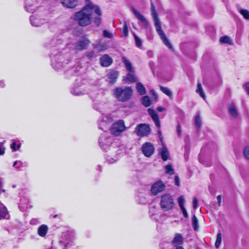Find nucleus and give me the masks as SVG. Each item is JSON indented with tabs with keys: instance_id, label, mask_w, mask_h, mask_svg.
Returning a JSON list of instances; mask_svg holds the SVG:
<instances>
[{
	"instance_id": "obj_1",
	"label": "nucleus",
	"mask_w": 249,
	"mask_h": 249,
	"mask_svg": "<svg viewBox=\"0 0 249 249\" xmlns=\"http://www.w3.org/2000/svg\"><path fill=\"white\" fill-rule=\"evenodd\" d=\"M102 12L99 7L92 4L89 0H86L85 6L76 12L73 19L81 27L91 24L92 21L98 27L101 22Z\"/></svg>"
},
{
	"instance_id": "obj_2",
	"label": "nucleus",
	"mask_w": 249,
	"mask_h": 249,
	"mask_svg": "<svg viewBox=\"0 0 249 249\" xmlns=\"http://www.w3.org/2000/svg\"><path fill=\"white\" fill-rule=\"evenodd\" d=\"M126 151V147L117 139L112 143L110 148V155L107 157V160L109 163H113L118 160L120 158L123 156Z\"/></svg>"
},
{
	"instance_id": "obj_3",
	"label": "nucleus",
	"mask_w": 249,
	"mask_h": 249,
	"mask_svg": "<svg viewBox=\"0 0 249 249\" xmlns=\"http://www.w3.org/2000/svg\"><path fill=\"white\" fill-rule=\"evenodd\" d=\"M151 12L152 16L154 20L156 30L158 35L160 36L163 43L170 49L173 50V47L171 44L170 43L163 31L161 30L160 20L158 17V14L156 12V10L152 3H151Z\"/></svg>"
},
{
	"instance_id": "obj_4",
	"label": "nucleus",
	"mask_w": 249,
	"mask_h": 249,
	"mask_svg": "<svg viewBox=\"0 0 249 249\" xmlns=\"http://www.w3.org/2000/svg\"><path fill=\"white\" fill-rule=\"evenodd\" d=\"M133 91L130 87H117L112 90V95L118 101L124 102L128 101L132 96Z\"/></svg>"
},
{
	"instance_id": "obj_5",
	"label": "nucleus",
	"mask_w": 249,
	"mask_h": 249,
	"mask_svg": "<svg viewBox=\"0 0 249 249\" xmlns=\"http://www.w3.org/2000/svg\"><path fill=\"white\" fill-rule=\"evenodd\" d=\"M160 204L163 211H169L172 210L175 205L174 200L171 195L165 194L161 196Z\"/></svg>"
},
{
	"instance_id": "obj_6",
	"label": "nucleus",
	"mask_w": 249,
	"mask_h": 249,
	"mask_svg": "<svg viewBox=\"0 0 249 249\" xmlns=\"http://www.w3.org/2000/svg\"><path fill=\"white\" fill-rule=\"evenodd\" d=\"M115 141L112 137L109 136L107 133L102 134L99 139V143L101 149L106 152L110 150L112 146V143Z\"/></svg>"
},
{
	"instance_id": "obj_7",
	"label": "nucleus",
	"mask_w": 249,
	"mask_h": 249,
	"mask_svg": "<svg viewBox=\"0 0 249 249\" xmlns=\"http://www.w3.org/2000/svg\"><path fill=\"white\" fill-rule=\"evenodd\" d=\"M126 129V126L123 120H120L114 123L110 128L111 133L115 136H118Z\"/></svg>"
},
{
	"instance_id": "obj_8",
	"label": "nucleus",
	"mask_w": 249,
	"mask_h": 249,
	"mask_svg": "<svg viewBox=\"0 0 249 249\" xmlns=\"http://www.w3.org/2000/svg\"><path fill=\"white\" fill-rule=\"evenodd\" d=\"M51 65L55 70H60L63 67V64L65 63L62 60L64 59V57L60 54H53L51 55Z\"/></svg>"
},
{
	"instance_id": "obj_9",
	"label": "nucleus",
	"mask_w": 249,
	"mask_h": 249,
	"mask_svg": "<svg viewBox=\"0 0 249 249\" xmlns=\"http://www.w3.org/2000/svg\"><path fill=\"white\" fill-rule=\"evenodd\" d=\"M135 132L139 137H145L150 134L151 128L148 124H140L136 127Z\"/></svg>"
},
{
	"instance_id": "obj_10",
	"label": "nucleus",
	"mask_w": 249,
	"mask_h": 249,
	"mask_svg": "<svg viewBox=\"0 0 249 249\" xmlns=\"http://www.w3.org/2000/svg\"><path fill=\"white\" fill-rule=\"evenodd\" d=\"M90 43V41L88 38L83 36L73 44V48L77 51H82L86 49Z\"/></svg>"
},
{
	"instance_id": "obj_11",
	"label": "nucleus",
	"mask_w": 249,
	"mask_h": 249,
	"mask_svg": "<svg viewBox=\"0 0 249 249\" xmlns=\"http://www.w3.org/2000/svg\"><path fill=\"white\" fill-rule=\"evenodd\" d=\"M165 189V184L161 180L155 182L151 187V192L154 196L157 195L159 193L163 192Z\"/></svg>"
},
{
	"instance_id": "obj_12",
	"label": "nucleus",
	"mask_w": 249,
	"mask_h": 249,
	"mask_svg": "<svg viewBox=\"0 0 249 249\" xmlns=\"http://www.w3.org/2000/svg\"><path fill=\"white\" fill-rule=\"evenodd\" d=\"M142 150L145 156L150 157L154 154L155 148L152 143L146 142L143 144L142 147Z\"/></svg>"
},
{
	"instance_id": "obj_13",
	"label": "nucleus",
	"mask_w": 249,
	"mask_h": 249,
	"mask_svg": "<svg viewBox=\"0 0 249 249\" xmlns=\"http://www.w3.org/2000/svg\"><path fill=\"white\" fill-rule=\"evenodd\" d=\"M148 112L151 117L153 121L154 122L156 126L159 128L158 133L159 135L160 136L161 135V131L160 129V123L158 114L156 113L155 110L151 108L148 109Z\"/></svg>"
},
{
	"instance_id": "obj_14",
	"label": "nucleus",
	"mask_w": 249,
	"mask_h": 249,
	"mask_svg": "<svg viewBox=\"0 0 249 249\" xmlns=\"http://www.w3.org/2000/svg\"><path fill=\"white\" fill-rule=\"evenodd\" d=\"M65 63L69 65L68 67H71L70 70L67 71V73L68 74H73L75 73L78 74L80 71V69H82V67L79 65H77L76 66H74L73 67V63L71 62H70L69 63L68 62Z\"/></svg>"
},
{
	"instance_id": "obj_15",
	"label": "nucleus",
	"mask_w": 249,
	"mask_h": 249,
	"mask_svg": "<svg viewBox=\"0 0 249 249\" xmlns=\"http://www.w3.org/2000/svg\"><path fill=\"white\" fill-rule=\"evenodd\" d=\"M100 63L102 66L108 67L112 63V59L107 54H105L100 57Z\"/></svg>"
},
{
	"instance_id": "obj_16",
	"label": "nucleus",
	"mask_w": 249,
	"mask_h": 249,
	"mask_svg": "<svg viewBox=\"0 0 249 249\" xmlns=\"http://www.w3.org/2000/svg\"><path fill=\"white\" fill-rule=\"evenodd\" d=\"M118 72L116 71H111L107 74V77L111 84L115 83L118 77Z\"/></svg>"
},
{
	"instance_id": "obj_17",
	"label": "nucleus",
	"mask_w": 249,
	"mask_h": 249,
	"mask_svg": "<svg viewBox=\"0 0 249 249\" xmlns=\"http://www.w3.org/2000/svg\"><path fill=\"white\" fill-rule=\"evenodd\" d=\"M183 242V237L180 233H176L175 237L172 241V245L176 247L178 245H181Z\"/></svg>"
},
{
	"instance_id": "obj_18",
	"label": "nucleus",
	"mask_w": 249,
	"mask_h": 249,
	"mask_svg": "<svg viewBox=\"0 0 249 249\" xmlns=\"http://www.w3.org/2000/svg\"><path fill=\"white\" fill-rule=\"evenodd\" d=\"M132 11L136 17L143 23L146 28L147 27L148 23L146 18L135 9L133 8Z\"/></svg>"
},
{
	"instance_id": "obj_19",
	"label": "nucleus",
	"mask_w": 249,
	"mask_h": 249,
	"mask_svg": "<svg viewBox=\"0 0 249 249\" xmlns=\"http://www.w3.org/2000/svg\"><path fill=\"white\" fill-rule=\"evenodd\" d=\"M62 5L69 8H72L77 5V0H61Z\"/></svg>"
},
{
	"instance_id": "obj_20",
	"label": "nucleus",
	"mask_w": 249,
	"mask_h": 249,
	"mask_svg": "<svg viewBox=\"0 0 249 249\" xmlns=\"http://www.w3.org/2000/svg\"><path fill=\"white\" fill-rule=\"evenodd\" d=\"M159 152L163 160L166 161L169 159V153L167 148L164 144H162V147L160 149Z\"/></svg>"
},
{
	"instance_id": "obj_21",
	"label": "nucleus",
	"mask_w": 249,
	"mask_h": 249,
	"mask_svg": "<svg viewBox=\"0 0 249 249\" xmlns=\"http://www.w3.org/2000/svg\"><path fill=\"white\" fill-rule=\"evenodd\" d=\"M30 22L31 24L32 25V26H35V27H38L43 24L44 22V20L41 19H39L38 18L34 16H32L30 17Z\"/></svg>"
},
{
	"instance_id": "obj_22",
	"label": "nucleus",
	"mask_w": 249,
	"mask_h": 249,
	"mask_svg": "<svg viewBox=\"0 0 249 249\" xmlns=\"http://www.w3.org/2000/svg\"><path fill=\"white\" fill-rule=\"evenodd\" d=\"M71 94L74 95L80 96L85 94L87 91L80 87H76L72 88L71 91Z\"/></svg>"
},
{
	"instance_id": "obj_23",
	"label": "nucleus",
	"mask_w": 249,
	"mask_h": 249,
	"mask_svg": "<svg viewBox=\"0 0 249 249\" xmlns=\"http://www.w3.org/2000/svg\"><path fill=\"white\" fill-rule=\"evenodd\" d=\"M48 230L49 228L47 225H41L37 229V233L40 236L44 237L47 233Z\"/></svg>"
},
{
	"instance_id": "obj_24",
	"label": "nucleus",
	"mask_w": 249,
	"mask_h": 249,
	"mask_svg": "<svg viewBox=\"0 0 249 249\" xmlns=\"http://www.w3.org/2000/svg\"><path fill=\"white\" fill-rule=\"evenodd\" d=\"M9 214L7 210V208L3 204L0 202V219L1 218L8 219Z\"/></svg>"
},
{
	"instance_id": "obj_25",
	"label": "nucleus",
	"mask_w": 249,
	"mask_h": 249,
	"mask_svg": "<svg viewBox=\"0 0 249 249\" xmlns=\"http://www.w3.org/2000/svg\"><path fill=\"white\" fill-rule=\"evenodd\" d=\"M122 59L126 71L129 72H134V69L129 60L125 57H123Z\"/></svg>"
},
{
	"instance_id": "obj_26",
	"label": "nucleus",
	"mask_w": 249,
	"mask_h": 249,
	"mask_svg": "<svg viewBox=\"0 0 249 249\" xmlns=\"http://www.w3.org/2000/svg\"><path fill=\"white\" fill-rule=\"evenodd\" d=\"M229 111L231 115L233 118H236L238 116L237 108L234 104H231L229 106Z\"/></svg>"
},
{
	"instance_id": "obj_27",
	"label": "nucleus",
	"mask_w": 249,
	"mask_h": 249,
	"mask_svg": "<svg viewBox=\"0 0 249 249\" xmlns=\"http://www.w3.org/2000/svg\"><path fill=\"white\" fill-rule=\"evenodd\" d=\"M107 107V104L104 102H100L94 106L95 109L102 112Z\"/></svg>"
},
{
	"instance_id": "obj_28",
	"label": "nucleus",
	"mask_w": 249,
	"mask_h": 249,
	"mask_svg": "<svg viewBox=\"0 0 249 249\" xmlns=\"http://www.w3.org/2000/svg\"><path fill=\"white\" fill-rule=\"evenodd\" d=\"M136 89L140 95H144L146 93V90L143 85L141 83H137L136 84Z\"/></svg>"
},
{
	"instance_id": "obj_29",
	"label": "nucleus",
	"mask_w": 249,
	"mask_h": 249,
	"mask_svg": "<svg viewBox=\"0 0 249 249\" xmlns=\"http://www.w3.org/2000/svg\"><path fill=\"white\" fill-rule=\"evenodd\" d=\"M196 92L199 94V95L205 100L206 98L205 94L203 91V88L200 83H198L197 85V89Z\"/></svg>"
},
{
	"instance_id": "obj_30",
	"label": "nucleus",
	"mask_w": 249,
	"mask_h": 249,
	"mask_svg": "<svg viewBox=\"0 0 249 249\" xmlns=\"http://www.w3.org/2000/svg\"><path fill=\"white\" fill-rule=\"evenodd\" d=\"M27 202H28V200L24 198L20 199L19 207L21 210L24 211L28 208Z\"/></svg>"
},
{
	"instance_id": "obj_31",
	"label": "nucleus",
	"mask_w": 249,
	"mask_h": 249,
	"mask_svg": "<svg viewBox=\"0 0 249 249\" xmlns=\"http://www.w3.org/2000/svg\"><path fill=\"white\" fill-rule=\"evenodd\" d=\"M238 10L245 19L249 20V11L248 10L242 8H239Z\"/></svg>"
},
{
	"instance_id": "obj_32",
	"label": "nucleus",
	"mask_w": 249,
	"mask_h": 249,
	"mask_svg": "<svg viewBox=\"0 0 249 249\" xmlns=\"http://www.w3.org/2000/svg\"><path fill=\"white\" fill-rule=\"evenodd\" d=\"M94 48L98 52L104 51L107 48V46L105 44H98L94 46Z\"/></svg>"
},
{
	"instance_id": "obj_33",
	"label": "nucleus",
	"mask_w": 249,
	"mask_h": 249,
	"mask_svg": "<svg viewBox=\"0 0 249 249\" xmlns=\"http://www.w3.org/2000/svg\"><path fill=\"white\" fill-rule=\"evenodd\" d=\"M100 121L107 123V124H109L112 121V118L110 115H103L102 120Z\"/></svg>"
},
{
	"instance_id": "obj_34",
	"label": "nucleus",
	"mask_w": 249,
	"mask_h": 249,
	"mask_svg": "<svg viewBox=\"0 0 249 249\" xmlns=\"http://www.w3.org/2000/svg\"><path fill=\"white\" fill-rule=\"evenodd\" d=\"M128 73L126 75V79L127 81L130 82H134L136 81V78L134 74V72H128Z\"/></svg>"
},
{
	"instance_id": "obj_35",
	"label": "nucleus",
	"mask_w": 249,
	"mask_h": 249,
	"mask_svg": "<svg viewBox=\"0 0 249 249\" xmlns=\"http://www.w3.org/2000/svg\"><path fill=\"white\" fill-rule=\"evenodd\" d=\"M26 166L25 162L23 163L20 160H17L14 162L13 166L17 169H20L21 167Z\"/></svg>"
},
{
	"instance_id": "obj_36",
	"label": "nucleus",
	"mask_w": 249,
	"mask_h": 249,
	"mask_svg": "<svg viewBox=\"0 0 249 249\" xmlns=\"http://www.w3.org/2000/svg\"><path fill=\"white\" fill-rule=\"evenodd\" d=\"M142 104L146 107L150 106L151 105V101L149 97L147 96H143L142 98Z\"/></svg>"
},
{
	"instance_id": "obj_37",
	"label": "nucleus",
	"mask_w": 249,
	"mask_h": 249,
	"mask_svg": "<svg viewBox=\"0 0 249 249\" xmlns=\"http://www.w3.org/2000/svg\"><path fill=\"white\" fill-rule=\"evenodd\" d=\"M98 127L99 129L105 131L108 128L109 124H107V123L103 122L100 121L98 122Z\"/></svg>"
},
{
	"instance_id": "obj_38",
	"label": "nucleus",
	"mask_w": 249,
	"mask_h": 249,
	"mask_svg": "<svg viewBox=\"0 0 249 249\" xmlns=\"http://www.w3.org/2000/svg\"><path fill=\"white\" fill-rule=\"evenodd\" d=\"M36 6L33 4H29L28 3H26L25 8L27 12L30 13H33L36 10Z\"/></svg>"
},
{
	"instance_id": "obj_39",
	"label": "nucleus",
	"mask_w": 249,
	"mask_h": 249,
	"mask_svg": "<svg viewBox=\"0 0 249 249\" xmlns=\"http://www.w3.org/2000/svg\"><path fill=\"white\" fill-rule=\"evenodd\" d=\"M160 89L164 94L169 97H171L172 96V92L168 88L163 86H160Z\"/></svg>"
},
{
	"instance_id": "obj_40",
	"label": "nucleus",
	"mask_w": 249,
	"mask_h": 249,
	"mask_svg": "<svg viewBox=\"0 0 249 249\" xmlns=\"http://www.w3.org/2000/svg\"><path fill=\"white\" fill-rule=\"evenodd\" d=\"M192 225L195 231H197L198 229V223L197 217L194 215L192 217Z\"/></svg>"
},
{
	"instance_id": "obj_41",
	"label": "nucleus",
	"mask_w": 249,
	"mask_h": 249,
	"mask_svg": "<svg viewBox=\"0 0 249 249\" xmlns=\"http://www.w3.org/2000/svg\"><path fill=\"white\" fill-rule=\"evenodd\" d=\"M121 31L122 33V34L125 36H128V26L127 25V23L126 22H124L123 25V27L122 28H121Z\"/></svg>"
},
{
	"instance_id": "obj_42",
	"label": "nucleus",
	"mask_w": 249,
	"mask_h": 249,
	"mask_svg": "<svg viewBox=\"0 0 249 249\" xmlns=\"http://www.w3.org/2000/svg\"><path fill=\"white\" fill-rule=\"evenodd\" d=\"M222 240V234L221 233H218L217 234L216 240L215 243V247L218 249L219 248Z\"/></svg>"
},
{
	"instance_id": "obj_43",
	"label": "nucleus",
	"mask_w": 249,
	"mask_h": 249,
	"mask_svg": "<svg viewBox=\"0 0 249 249\" xmlns=\"http://www.w3.org/2000/svg\"><path fill=\"white\" fill-rule=\"evenodd\" d=\"M165 173L169 175H173L174 174V169L171 164H168L165 167Z\"/></svg>"
},
{
	"instance_id": "obj_44",
	"label": "nucleus",
	"mask_w": 249,
	"mask_h": 249,
	"mask_svg": "<svg viewBox=\"0 0 249 249\" xmlns=\"http://www.w3.org/2000/svg\"><path fill=\"white\" fill-rule=\"evenodd\" d=\"M220 42L221 43H223L231 44V40L229 36H222L221 37H220Z\"/></svg>"
},
{
	"instance_id": "obj_45",
	"label": "nucleus",
	"mask_w": 249,
	"mask_h": 249,
	"mask_svg": "<svg viewBox=\"0 0 249 249\" xmlns=\"http://www.w3.org/2000/svg\"><path fill=\"white\" fill-rule=\"evenodd\" d=\"M21 146V144H17L16 142H13L11 144V148L12 149V150L13 151H16L18 150L20 147Z\"/></svg>"
},
{
	"instance_id": "obj_46",
	"label": "nucleus",
	"mask_w": 249,
	"mask_h": 249,
	"mask_svg": "<svg viewBox=\"0 0 249 249\" xmlns=\"http://www.w3.org/2000/svg\"><path fill=\"white\" fill-rule=\"evenodd\" d=\"M201 120L199 114H197L195 119V125L197 128L201 126Z\"/></svg>"
},
{
	"instance_id": "obj_47",
	"label": "nucleus",
	"mask_w": 249,
	"mask_h": 249,
	"mask_svg": "<svg viewBox=\"0 0 249 249\" xmlns=\"http://www.w3.org/2000/svg\"><path fill=\"white\" fill-rule=\"evenodd\" d=\"M136 45L137 47L140 48L142 46V40L135 34H134Z\"/></svg>"
},
{
	"instance_id": "obj_48",
	"label": "nucleus",
	"mask_w": 249,
	"mask_h": 249,
	"mask_svg": "<svg viewBox=\"0 0 249 249\" xmlns=\"http://www.w3.org/2000/svg\"><path fill=\"white\" fill-rule=\"evenodd\" d=\"M185 202V199L183 196H180L178 198V203L180 208L184 207V203Z\"/></svg>"
},
{
	"instance_id": "obj_49",
	"label": "nucleus",
	"mask_w": 249,
	"mask_h": 249,
	"mask_svg": "<svg viewBox=\"0 0 249 249\" xmlns=\"http://www.w3.org/2000/svg\"><path fill=\"white\" fill-rule=\"evenodd\" d=\"M103 36L104 37L108 38H111L113 37L112 34L106 30L103 31Z\"/></svg>"
},
{
	"instance_id": "obj_50",
	"label": "nucleus",
	"mask_w": 249,
	"mask_h": 249,
	"mask_svg": "<svg viewBox=\"0 0 249 249\" xmlns=\"http://www.w3.org/2000/svg\"><path fill=\"white\" fill-rule=\"evenodd\" d=\"M86 55V56L88 57V58L90 59L94 56L95 53L94 51H91L90 52H87Z\"/></svg>"
},
{
	"instance_id": "obj_51",
	"label": "nucleus",
	"mask_w": 249,
	"mask_h": 249,
	"mask_svg": "<svg viewBox=\"0 0 249 249\" xmlns=\"http://www.w3.org/2000/svg\"><path fill=\"white\" fill-rule=\"evenodd\" d=\"M243 153H244V155L245 157L247 159H249V147H247L245 148V149L244 150Z\"/></svg>"
},
{
	"instance_id": "obj_52",
	"label": "nucleus",
	"mask_w": 249,
	"mask_h": 249,
	"mask_svg": "<svg viewBox=\"0 0 249 249\" xmlns=\"http://www.w3.org/2000/svg\"><path fill=\"white\" fill-rule=\"evenodd\" d=\"M193 208L194 209H196L198 207V200L196 197H194L193 198Z\"/></svg>"
},
{
	"instance_id": "obj_53",
	"label": "nucleus",
	"mask_w": 249,
	"mask_h": 249,
	"mask_svg": "<svg viewBox=\"0 0 249 249\" xmlns=\"http://www.w3.org/2000/svg\"><path fill=\"white\" fill-rule=\"evenodd\" d=\"M180 209L182 212L183 216L185 218H187L188 217V213H187V211L185 209V207L181 208H180Z\"/></svg>"
},
{
	"instance_id": "obj_54",
	"label": "nucleus",
	"mask_w": 249,
	"mask_h": 249,
	"mask_svg": "<svg viewBox=\"0 0 249 249\" xmlns=\"http://www.w3.org/2000/svg\"><path fill=\"white\" fill-rule=\"evenodd\" d=\"M5 148L2 143L0 142V155H3L4 153Z\"/></svg>"
},
{
	"instance_id": "obj_55",
	"label": "nucleus",
	"mask_w": 249,
	"mask_h": 249,
	"mask_svg": "<svg viewBox=\"0 0 249 249\" xmlns=\"http://www.w3.org/2000/svg\"><path fill=\"white\" fill-rule=\"evenodd\" d=\"M177 132L178 135L179 136L180 135L181 133V127L179 124H178L177 126Z\"/></svg>"
},
{
	"instance_id": "obj_56",
	"label": "nucleus",
	"mask_w": 249,
	"mask_h": 249,
	"mask_svg": "<svg viewBox=\"0 0 249 249\" xmlns=\"http://www.w3.org/2000/svg\"><path fill=\"white\" fill-rule=\"evenodd\" d=\"M156 211V208L153 207L152 208H150L149 212L150 213H152V215H153L154 214V213Z\"/></svg>"
},
{
	"instance_id": "obj_57",
	"label": "nucleus",
	"mask_w": 249,
	"mask_h": 249,
	"mask_svg": "<svg viewBox=\"0 0 249 249\" xmlns=\"http://www.w3.org/2000/svg\"><path fill=\"white\" fill-rule=\"evenodd\" d=\"M175 184L177 186H179V178L178 176H176L175 178Z\"/></svg>"
},
{
	"instance_id": "obj_58",
	"label": "nucleus",
	"mask_w": 249,
	"mask_h": 249,
	"mask_svg": "<svg viewBox=\"0 0 249 249\" xmlns=\"http://www.w3.org/2000/svg\"><path fill=\"white\" fill-rule=\"evenodd\" d=\"M245 88L247 94L249 95V83H248L245 85Z\"/></svg>"
},
{
	"instance_id": "obj_59",
	"label": "nucleus",
	"mask_w": 249,
	"mask_h": 249,
	"mask_svg": "<svg viewBox=\"0 0 249 249\" xmlns=\"http://www.w3.org/2000/svg\"><path fill=\"white\" fill-rule=\"evenodd\" d=\"M217 199L218 201V204L219 206H221V196L220 195H218L217 196Z\"/></svg>"
},
{
	"instance_id": "obj_60",
	"label": "nucleus",
	"mask_w": 249,
	"mask_h": 249,
	"mask_svg": "<svg viewBox=\"0 0 249 249\" xmlns=\"http://www.w3.org/2000/svg\"><path fill=\"white\" fill-rule=\"evenodd\" d=\"M157 110L159 112H162L165 110L164 108L161 107H158Z\"/></svg>"
},
{
	"instance_id": "obj_61",
	"label": "nucleus",
	"mask_w": 249,
	"mask_h": 249,
	"mask_svg": "<svg viewBox=\"0 0 249 249\" xmlns=\"http://www.w3.org/2000/svg\"><path fill=\"white\" fill-rule=\"evenodd\" d=\"M5 84L4 81H0V87H1V88H3L5 87Z\"/></svg>"
},
{
	"instance_id": "obj_62",
	"label": "nucleus",
	"mask_w": 249,
	"mask_h": 249,
	"mask_svg": "<svg viewBox=\"0 0 249 249\" xmlns=\"http://www.w3.org/2000/svg\"><path fill=\"white\" fill-rule=\"evenodd\" d=\"M150 92L151 93V94H152L153 96H156H156H157V95H156V93L154 92V91L153 90H151L150 91Z\"/></svg>"
},
{
	"instance_id": "obj_63",
	"label": "nucleus",
	"mask_w": 249,
	"mask_h": 249,
	"mask_svg": "<svg viewBox=\"0 0 249 249\" xmlns=\"http://www.w3.org/2000/svg\"><path fill=\"white\" fill-rule=\"evenodd\" d=\"M176 249H184L182 247H181V246H179L178 247H177Z\"/></svg>"
},
{
	"instance_id": "obj_64",
	"label": "nucleus",
	"mask_w": 249,
	"mask_h": 249,
	"mask_svg": "<svg viewBox=\"0 0 249 249\" xmlns=\"http://www.w3.org/2000/svg\"><path fill=\"white\" fill-rule=\"evenodd\" d=\"M34 219H32V220L31 221V223H34Z\"/></svg>"
}]
</instances>
